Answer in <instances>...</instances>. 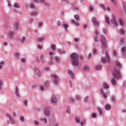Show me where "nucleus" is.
<instances>
[{
	"mask_svg": "<svg viewBox=\"0 0 126 126\" xmlns=\"http://www.w3.org/2000/svg\"><path fill=\"white\" fill-rule=\"evenodd\" d=\"M121 67H122L121 63L119 62H117L112 73L114 77L116 78V79H120V78H121V71H120Z\"/></svg>",
	"mask_w": 126,
	"mask_h": 126,
	"instance_id": "f257e3e1",
	"label": "nucleus"
},
{
	"mask_svg": "<svg viewBox=\"0 0 126 126\" xmlns=\"http://www.w3.org/2000/svg\"><path fill=\"white\" fill-rule=\"evenodd\" d=\"M70 56L73 65L76 66L79 65V62H78V55L76 53H72Z\"/></svg>",
	"mask_w": 126,
	"mask_h": 126,
	"instance_id": "f03ea898",
	"label": "nucleus"
},
{
	"mask_svg": "<svg viewBox=\"0 0 126 126\" xmlns=\"http://www.w3.org/2000/svg\"><path fill=\"white\" fill-rule=\"evenodd\" d=\"M100 40L101 42L102 48H104L106 50V47H107V39L104 35H102L100 37Z\"/></svg>",
	"mask_w": 126,
	"mask_h": 126,
	"instance_id": "7ed1b4c3",
	"label": "nucleus"
},
{
	"mask_svg": "<svg viewBox=\"0 0 126 126\" xmlns=\"http://www.w3.org/2000/svg\"><path fill=\"white\" fill-rule=\"evenodd\" d=\"M52 77V79L53 80V82L55 85H57L58 84V82L59 79V76L56 75L55 74H52L51 75Z\"/></svg>",
	"mask_w": 126,
	"mask_h": 126,
	"instance_id": "20e7f679",
	"label": "nucleus"
},
{
	"mask_svg": "<svg viewBox=\"0 0 126 126\" xmlns=\"http://www.w3.org/2000/svg\"><path fill=\"white\" fill-rule=\"evenodd\" d=\"M112 18L111 20V22L113 24L115 25V26H117L118 25V23H117V17L115 14H112Z\"/></svg>",
	"mask_w": 126,
	"mask_h": 126,
	"instance_id": "39448f33",
	"label": "nucleus"
},
{
	"mask_svg": "<svg viewBox=\"0 0 126 126\" xmlns=\"http://www.w3.org/2000/svg\"><path fill=\"white\" fill-rule=\"evenodd\" d=\"M6 117H8V118H9V121H10L11 124H12V125L15 124V120H14V119H13V118L12 117H11V116H10V115L6 114Z\"/></svg>",
	"mask_w": 126,
	"mask_h": 126,
	"instance_id": "423d86ee",
	"label": "nucleus"
},
{
	"mask_svg": "<svg viewBox=\"0 0 126 126\" xmlns=\"http://www.w3.org/2000/svg\"><path fill=\"white\" fill-rule=\"evenodd\" d=\"M51 101L53 104H57L58 103V98L55 95H53Z\"/></svg>",
	"mask_w": 126,
	"mask_h": 126,
	"instance_id": "0eeeda50",
	"label": "nucleus"
},
{
	"mask_svg": "<svg viewBox=\"0 0 126 126\" xmlns=\"http://www.w3.org/2000/svg\"><path fill=\"white\" fill-rule=\"evenodd\" d=\"M94 33V41L95 42H98V35H99V32H98V31H95Z\"/></svg>",
	"mask_w": 126,
	"mask_h": 126,
	"instance_id": "6e6552de",
	"label": "nucleus"
},
{
	"mask_svg": "<svg viewBox=\"0 0 126 126\" xmlns=\"http://www.w3.org/2000/svg\"><path fill=\"white\" fill-rule=\"evenodd\" d=\"M44 115L45 116H50V115H51V111H50L49 110H48V109L46 108L44 110Z\"/></svg>",
	"mask_w": 126,
	"mask_h": 126,
	"instance_id": "1a4fd4ad",
	"label": "nucleus"
},
{
	"mask_svg": "<svg viewBox=\"0 0 126 126\" xmlns=\"http://www.w3.org/2000/svg\"><path fill=\"white\" fill-rule=\"evenodd\" d=\"M67 72L69 75L72 77V78H73L74 77V73L71 70L68 69L67 70Z\"/></svg>",
	"mask_w": 126,
	"mask_h": 126,
	"instance_id": "9d476101",
	"label": "nucleus"
},
{
	"mask_svg": "<svg viewBox=\"0 0 126 126\" xmlns=\"http://www.w3.org/2000/svg\"><path fill=\"white\" fill-rule=\"evenodd\" d=\"M14 30H18V28H19V23L18 22H16L14 23Z\"/></svg>",
	"mask_w": 126,
	"mask_h": 126,
	"instance_id": "9b49d317",
	"label": "nucleus"
},
{
	"mask_svg": "<svg viewBox=\"0 0 126 126\" xmlns=\"http://www.w3.org/2000/svg\"><path fill=\"white\" fill-rule=\"evenodd\" d=\"M15 94L17 97L20 96V94H19V89H18V87H15Z\"/></svg>",
	"mask_w": 126,
	"mask_h": 126,
	"instance_id": "f8f14e48",
	"label": "nucleus"
},
{
	"mask_svg": "<svg viewBox=\"0 0 126 126\" xmlns=\"http://www.w3.org/2000/svg\"><path fill=\"white\" fill-rule=\"evenodd\" d=\"M126 47L125 46H123L122 48H121V52L122 54L123 55H124V56H126Z\"/></svg>",
	"mask_w": 126,
	"mask_h": 126,
	"instance_id": "ddd939ff",
	"label": "nucleus"
},
{
	"mask_svg": "<svg viewBox=\"0 0 126 126\" xmlns=\"http://www.w3.org/2000/svg\"><path fill=\"white\" fill-rule=\"evenodd\" d=\"M35 71L37 72L38 76L41 77V72L40 71V70H39V68H38V67H35Z\"/></svg>",
	"mask_w": 126,
	"mask_h": 126,
	"instance_id": "4468645a",
	"label": "nucleus"
},
{
	"mask_svg": "<svg viewBox=\"0 0 126 126\" xmlns=\"http://www.w3.org/2000/svg\"><path fill=\"white\" fill-rule=\"evenodd\" d=\"M40 121L41 122H42V123H44V125H47V124H48V121L46 118H41Z\"/></svg>",
	"mask_w": 126,
	"mask_h": 126,
	"instance_id": "2eb2a0df",
	"label": "nucleus"
},
{
	"mask_svg": "<svg viewBox=\"0 0 126 126\" xmlns=\"http://www.w3.org/2000/svg\"><path fill=\"white\" fill-rule=\"evenodd\" d=\"M55 61L57 63H59L61 62V58L59 56H55Z\"/></svg>",
	"mask_w": 126,
	"mask_h": 126,
	"instance_id": "dca6fc26",
	"label": "nucleus"
},
{
	"mask_svg": "<svg viewBox=\"0 0 126 126\" xmlns=\"http://www.w3.org/2000/svg\"><path fill=\"white\" fill-rule=\"evenodd\" d=\"M125 40H126V38H125L120 39V46H123L124 45V43H125Z\"/></svg>",
	"mask_w": 126,
	"mask_h": 126,
	"instance_id": "f3484780",
	"label": "nucleus"
},
{
	"mask_svg": "<svg viewBox=\"0 0 126 126\" xmlns=\"http://www.w3.org/2000/svg\"><path fill=\"white\" fill-rule=\"evenodd\" d=\"M44 39H45V37L44 36L36 38V40L37 42H42V41H44Z\"/></svg>",
	"mask_w": 126,
	"mask_h": 126,
	"instance_id": "a211bd4d",
	"label": "nucleus"
},
{
	"mask_svg": "<svg viewBox=\"0 0 126 126\" xmlns=\"http://www.w3.org/2000/svg\"><path fill=\"white\" fill-rule=\"evenodd\" d=\"M119 22L120 25H121V26H125V21L122 19H120L119 20Z\"/></svg>",
	"mask_w": 126,
	"mask_h": 126,
	"instance_id": "6ab92c4d",
	"label": "nucleus"
},
{
	"mask_svg": "<svg viewBox=\"0 0 126 126\" xmlns=\"http://www.w3.org/2000/svg\"><path fill=\"white\" fill-rule=\"evenodd\" d=\"M111 82L112 85H114V86L116 85V84H117V82H116V79H115L114 78H113L112 79H111Z\"/></svg>",
	"mask_w": 126,
	"mask_h": 126,
	"instance_id": "aec40b11",
	"label": "nucleus"
},
{
	"mask_svg": "<svg viewBox=\"0 0 126 126\" xmlns=\"http://www.w3.org/2000/svg\"><path fill=\"white\" fill-rule=\"evenodd\" d=\"M37 14H38V11L37 10L31 12V15L32 16H35Z\"/></svg>",
	"mask_w": 126,
	"mask_h": 126,
	"instance_id": "412c9836",
	"label": "nucleus"
},
{
	"mask_svg": "<svg viewBox=\"0 0 126 126\" xmlns=\"http://www.w3.org/2000/svg\"><path fill=\"white\" fill-rule=\"evenodd\" d=\"M71 22L72 24H75L76 26H79V23L78 22H75V21H74V20L73 19H72L71 20Z\"/></svg>",
	"mask_w": 126,
	"mask_h": 126,
	"instance_id": "4be33fe9",
	"label": "nucleus"
},
{
	"mask_svg": "<svg viewBox=\"0 0 126 126\" xmlns=\"http://www.w3.org/2000/svg\"><path fill=\"white\" fill-rule=\"evenodd\" d=\"M44 57H45V55H44V54L40 55V60L42 63H45V60H44Z\"/></svg>",
	"mask_w": 126,
	"mask_h": 126,
	"instance_id": "5701e85b",
	"label": "nucleus"
},
{
	"mask_svg": "<svg viewBox=\"0 0 126 126\" xmlns=\"http://www.w3.org/2000/svg\"><path fill=\"white\" fill-rule=\"evenodd\" d=\"M14 35V32L12 31H10L8 33V36L10 38H12V37H13Z\"/></svg>",
	"mask_w": 126,
	"mask_h": 126,
	"instance_id": "b1692460",
	"label": "nucleus"
},
{
	"mask_svg": "<svg viewBox=\"0 0 126 126\" xmlns=\"http://www.w3.org/2000/svg\"><path fill=\"white\" fill-rule=\"evenodd\" d=\"M100 92L101 93H102V96L104 97V98H107V94L104 93V91H103V90L101 89Z\"/></svg>",
	"mask_w": 126,
	"mask_h": 126,
	"instance_id": "393cba45",
	"label": "nucleus"
},
{
	"mask_svg": "<svg viewBox=\"0 0 126 126\" xmlns=\"http://www.w3.org/2000/svg\"><path fill=\"white\" fill-rule=\"evenodd\" d=\"M59 53L61 54V55H63V54H65V51L61 49H58Z\"/></svg>",
	"mask_w": 126,
	"mask_h": 126,
	"instance_id": "a878e982",
	"label": "nucleus"
},
{
	"mask_svg": "<svg viewBox=\"0 0 126 126\" xmlns=\"http://www.w3.org/2000/svg\"><path fill=\"white\" fill-rule=\"evenodd\" d=\"M93 23L95 27H98L99 26V21L98 20L95 21V22Z\"/></svg>",
	"mask_w": 126,
	"mask_h": 126,
	"instance_id": "bb28decb",
	"label": "nucleus"
},
{
	"mask_svg": "<svg viewBox=\"0 0 126 126\" xmlns=\"http://www.w3.org/2000/svg\"><path fill=\"white\" fill-rule=\"evenodd\" d=\"M101 68H102V65L101 64H98L95 66L96 70H99V69H101Z\"/></svg>",
	"mask_w": 126,
	"mask_h": 126,
	"instance_id": "cd10ccee",
	"label": "nucleus"
},
{
	"mask_svg": "<svg viewBox=\"0 0 126 126\" xmlns=\"http://www.w3.org/2000/svg\"><path fill=\"white\" fill-rule=\"evenodd\" d=\"M104 108L105 110H110V109H111V106H110V104H106Z\"/></svg>",
	"mask_w": 126,
	"mask_h": 126,
	"instance_id": "c85d7f7f",
	"label": "nucleus"
},
{
	"mask_svg": "<svg viewBox=\"0 0 126 126\" xmlns=\"http://www.w3.org/2000/svg\"><path fill=\"white\" fill-rule=\"evenodd\" d=\"M63 26L65 30L66 31H67V27H68V25H67V24L65 23L63 24Z\"/></svg>",
	"mask_w": 126,
	"mask_h": 126,
	"instance_id": "c756f323",
	"label": "nucleus"
},
{
	"mask_svg": "<svg viewBox=\"0 0 126 126\" xmlns=\"http://www.w3.org/2000/svg\"><path fill=\"white\" fill-rule=\"evenodd\" d=\"M74 17L76 20H77L78 21H79V20H80V17L78 15H75Z\"/></svg>",
	"mask_w": 126,
	"mask_h": 126,
	"instance_id": "7c9ffc66",
	"label": "nucleus"
},
{
	"mask_svg": "<svg viewBox=\"0 0 126 126\" xmlns=\"http://www.w3.org/2000/svg\"><path fill=\"white\" fill-rule=\"evenodd\" d=\"M105 21L108 25L110 24V19H109V17L108 16L105 17Z\"/></svg>",
	"mask_w": 126,
	"mask_h": 126,
	"instance_id": "2f4dec72",
	"label": "nucleus"
},
{
	"mask_svg": "<svg viewBox=\"0 0 126 126\" xmlns=\"http://www.w3.org/2000/svg\"><path fill=\"white\" fill-rule=\"evenodd\" d=\"M103 87L104 88H109L110 86L107 83H103Z\"/></svg>",
	"mask_w": 126,
	"mask_h": 126,
	"instance_id": "473e14b6",
	"label": "nucleus"
},
{
	"mask_svg": "<svg viewBox=\"0 0 126 126\" xmlns=\"http://www.w3.org/2000/svg\"><path fill=\"white\" fill-rule=\"evenodd\" d=\"M2 85H3V81L2 80H0V90L2 89Z\"/></svg>",
	"mask_w": 126,
	"mask_h": 126,
	"instance_id": "72a5a7b5",
	"label": "nucleus"
},
{
	"mask_svg": "<svg viewBox=\"0 0 126 126\" xmlns=\"http://www.w3.org/2000/svg\"><path fill=\"white\" fill-rule=\"evenodd\" d=\"M4 63H5V62L3 61L0 62V69H1V68H2V65H3Z\"/></svg>",
	"mask_w": 126,
	"mask_h": 126,
	"instance_id": "f704fd0d",
	"label": "nucleus"
},
{
	"mask_svg": "<svg viewBox=\"0 0 126 126\" xmlns=\"http://www.w3.org/2000/svg\"><path fill=\"white\" fill-rule=\"evenodd\" d=\"M75 120L77 123H78V124H80V118H79L78 116L76 117Z\"/></svg>",
	"mask_w": 126,
	"mask_h": 126,
	"instance_id": "c9c22d12",
	"label": "nucleus"
},
{
	"mask_svg": "<svg viewBox=\"0 0 126 126\" xmlns=\"http://www.w3.org/2000/svg\"><path fill=\"white\" fill-rule=\"evenodd\" d=\"M81 126H85L86 125V120L83 119L81 123Z\"/></svg>",
	"mask_w": 126,
	"mask_h": 126,
	"instance_id": "e433bc0d",
	"label": "nucleus"
},
{
	"mask_svg": "<svg viewBox=\"0 0 126 126\" xmlns=\"http://www.w3.org/2000/svg\"><path fill=\"white\" fill-rule=\"evenodd\" d=\"M97 21V18L96 17H93L92 18V23H94Z\"/></svg>",
	"mask_w": 126,
	"mask_h": 126,
	"instance_id": "4c0bfd02",
	"label": "nucleus"
},
{
	"mask_svg": "<svg viewBox=\"0 0 126 126\" xmlns=\"http://www.w3.org/2000/svg\"><path fill=\"white\" fill-rule=\"evenodd\" d=\"M119 33H120L122 34H125V30H124V29H121L119 30Z\"/></svg>",
	"mask_w": 126,
	"mask_h": 126,
	"instance_id": "58836bf2",
	"label": "nucleus"
},
{
	"mask_svg": "<svg viewBox=\"0 0 126 126\" xmlns=\"http://www.w3.org/2000/svg\"><path fill=\"white\" fill-rule=\"evenodd\" d=\"M34 124L35 126H39V125H40V123H39V121L37 120L34 121Z\"/></svg>",
	"mask_w": 126,
	"mask_h": 126,
	"instance_id": "ea45409f",
	"label": "nucleus"
},
{
	"mask_svg": "<svg viewBox=\"0 0 126 126\" xmlns=\"http://www.w3.org/2000/svg\"><path fill=\"white\" fill-rule=\"evenodd\" d=\"M24 103L25 107H26V106L28 105V100L25 99V100H24Z\"/></svg>",
	"mask_w": 126,
	"mask_h": 126,
	"instance_id": "a19ab883",
	"label": "nucleus"
},
{
	"mask_svg": "<svg viewBox=\"0 0 126 126\" xmlns=\"http://www.w3.org/2000/svg\"><path fill=\"white\" fill-rule=\"evenodd\" d=\"M14 7H16V8H19V7H20V5H19V4H18V3H15L14 4Z\"/></svg>",
	"mask_w": 126,
	"mask_h": 126,
	"instance_id": "79ce46f5",
	"label": "nucleus"
},
{
	"mask_svg": "<svg viewBox=\"0 0 126 126\" xmlns=\"http://www.w3.org/2000/svg\"><path fill=\"white\" fill-rule=\"evenodd\" d=\"M101 61L102 63H107V59L105 57H102L101 58Z\"/></svg>",
	"mask_w": 126,
	"mask_h": 126,
	"instance_id": "37998d69",
	"label": "nucleus"
},
{
	"mask_svg": "<svg viewBox=\"0 0 126 126\" xmlns=\"http://www.w3.org/2000/svg\"><path fill=\"white\" fill-rule=\"evenodd\" d=\"M72 8H73V10H75V11L79 10V8H78V7H77L75 6H73Z\"/></svg>",
	"mask_w": 126,
	"mask_h": 126,
	"instance_id": "c03bdc74",
	"label": "nucleus"
},
{
	"mask_svg": "<svg viewBox=\"0 0 126 126\" xmlns=\"http://www.w3.org/2000/svg\"><path fill=\"white\" fill-rule=\"evenodd\" d=\"M98 110L100 115H103V110H102V109L100 108H98Z\"/></svg>",
	"mask_w": 126,
	"mask_h": 126,
	"instance_id": "a18cd8bd",
	"label": "nucleus"
},
{
	"mask_svg": "<svg viewBox=\"0 0 126 126\" xmlns=\"http://www.w3.org/2000/svg\"><path fill=\"white\" fill-rule=\"evenodd\" d=\"M26 40V38L25 37H23L22 39H20V41L21 43H23L25 42Z\"/></svg>",
	"mask_w": 126,
	"mask_h": 126,
	"instance_id": "49530a36",
	"label": "nucleus"
},
{
	"mask_svg": "<svg viewBox=\"0 0 126 126\" xmlns=\"http://www.w3.org/2000/svg\"><path fill=\"white\" fill-rule=\"evenodd\" d=\"M105 55H106L107 60L109 62V59L110 58V57H109V54H108V52H107V51H105Z\"/></svg>",
	"mask_w": 126,
	"mask_h": 126,
	"instance_id": "de8ad7c7",
	"label": "nucleus"
},
{
	"mask_svg": "<svg viewBox=\"0 0 126 126\" xmlns=\"http://www.w3.org/2000/svg\"><path fill=\"white\" fill-rule=\"evenodd\" d=\"M51 49L52 50H53V51H55V50H56V45H55V44H52Z\"/></svg>",
	"mask_w": 126,
	"mask_h": 126,
	"instance_id": "09e8293b",
	"label": "nucleus"
},
{
	"mask_svg": "<svg viewBox=\"0 0 126 126\" xmlns=\"http://www.w3.org/2000/svg\"><path fill=\"white\" fill-rule=\"evenodd\" d=\"M90 11H93L94 9V7L92 5H90Z\"/></svg>",
	"mask_w": 126,
	"mask_h": 126,
	"instance_id": "8fccbe9b",
	"label": "nucleus"
},
{
	"mask_svg": "<svg viewBox=\"0 0 126 126\" xmlns=\"http://www.w3.org/2000/svg\"><path fill=\"white\" fill-rule=\"evenodd\" d=\"M43 4H44V5H45V6H47V7H49V6H50V3L47 2H45L43 3Z\"/></svg>",
	"mask_w": 126,
	"mask_h": 126,
	"instance_id": "3c124183",
	"label": "nucleus"
},
{
	"mask_svg": "<svg viewBox=\"0 0 126 126\" xmlns=\"http://www.w3.org/2000/svg\"><path fill=\"white\" fill-rule=\"evenodd\" d=\"M57 24L58 26H61V25H62V22L60 21H58L57 22Z\"/></svg>",
	"mask_w": 126,
	"mask_h": 126,
	"instance_id": "603ef678",
	"label": "nucleus"
},
{
	"mask_svg": "<svg viewBox=\"0 0 126 126\" xmlns=\"http://www.w3.org/2000/svg\"><path fill=\"white\" fill-rule=\"evenodd\" d=\"M66 112L67 113H68V114H70V107H68V108L66 109Z\"/></svg>",
	"mask_w": 126,
	"mask_h": 126,
	"instance_id": "864d4df0",
	"label": "nucleus"
},
{
	"mask_svg": "<svg viewBox=\"0 0 126 126\" xmlns=\"http://www.w3.org/2000/svg\"><path fill=\"white\" fill-rule=\"evenodd\" d=\"M76 99L78 101H80V100L81 99V96H80V95H77Z\"/></svg>",
	"mask_w": 126,
	"mask_h": 126,
	"instance_id": "5fc2aeb1",
	"label": "nucleus"
},
{
	"mask_svg": "<svg viewBox=\"0 0 126 126\" xmlns=\"http://www.w3.org/2000/svg\"><path fill=\"white\" fill-rule=\"evenodd\" d=\"M100 6H101L103 10H106V8H105V6H104L103 4H100Z\"/></svg>",
	"mask_w": 126,
	"mask_h": 126,
	"instance_id": "6e6d98bb",
	"label": "nucleus"
},
{
	"mask_svg": "<svg viewBox=\"0 0 126 126\" xmlns=\"http://www.w3.org/2000/svg\"><path fill=\"white\" fill-rule=\"evenodd\" d=\"M113 53L114 56H117V52L115 50L113 51Z\"/></svg>",
	"mask_w": 126,
	"mask_h": 126,
	"instance_id": "4d7b16f0",
	"label": "nucleus"
},
{
	"mask_svg": "<svg viewBox=\"0 0 126 126\" xmlns=\"http://www.w3.org/2000/svg\"><path fill=\"white\" fill-rule=\"evenodd\" d=\"M20 119H21V122H24L25 118H24V117L23 116H21Z\"/></svg>",
	"mask_w": 126,
	"mask_h": 126,
	"instance_id": "13d9d810",
	"label": "nucleus"
},
{
	"mask_svg": "<svg viewBox=\"0 0 126 126\" xmlns=\"http://www.w3.org/2000/svg\"><path fill=\"white\" fill-rule=\"evenodd\" d=\"M21 61L23 63H25V58H22Z\"/></svg>",
	"mask_w": 126,
	"mask_h": 126,
	"instance_id": "bf43d9fd",
	"label": "nucleus"
},
{
	"mask_svg": "<svg viewBox=\"0 0 126 126\" xmlns=\"http://www.w3.org/2000/svg\"><path fill=\"white\" fill-rule=\"evenodd\" d=\"M96 53H97V50L94 49V50L93 51V55H96Z\"/></svg>",
	"mask_w": 126,
	"mask_h": 126,
	"instance_id": "052dcab7",
	"label": "nucleus"
},
{
	"mask_svg": "<svg viewBox=\"0 0 126 126\" xmlns=\"http://www.w3.org/2000/svg\"><path fill=\"white\" fill-rule=\"evenodd\" d=\"M102 31L104 34H107V30H106V29L103 28Z\"/></svg>",
	"mask_w": 126,
	"mask_h": 126,
	"instance_id": "680f3d73",
	"label": "nucleus"
},
{
	"mask_svg": "<svg viewBox=\"0 0 126 126\" xmlns=\"http://www.w3.org/2000/svg\"><path fill=\"white\" fill-rule=\"evenodd\" d=\"M111 101L112 102H116V99H115V97L114 96H112L111 97Z\"/></svg>",
	"mask_w": 126,
	"mask_h": 126,
	"instance_id": "e2e57ef3",
	"label": "nucleus"
},
{
	"mask_svg": "<svg viewBox=\"0 0 126 126\" xmlns=\"http://www.w3.org/2000/svg\"><path fill=\"white\" fill-rule=\"evenodd\" d=\"M84 70H88V67L87 66H85L83 67Z\"/></svg>",
	"mask_w": 126,
	"mask_h": 126,
	"instance_id": "0e129e2a",
	"label": "nucleus"
},
{
	"mask_svg": "<svg viewBox=\"0 0 126 126\" xmlns=\"http://www.w3.org/2000/svg\"><path fill=\"white\" fill-rule=\"evenodd\" d=\"M69 101L71 102V103H73V102H74V99L72 98H70Z\"/></svg>",
	"mask_w": 126,
	"mask_h": 126,
	"instance_id": "69168bd1",
	"label": "nucleus"
},
{
	"mask_svg": "<svg viewBox=\"0 0 126 126\" xmlns=\"http://www.w3.org/2000/svg\"><path fill=\"white\" fill-rule=\"evenodd\" d=\"M88 99H89L88 97L87 96L84 99V102H87L88 101Z\"/></svg>",
	"mask_w": 126,
	"mask_h": 126,
	"instance_id": "338daca9",
	"label": "nucleus"
},
{
	"mask_svg": "<svg viewBox=\"0 0 126 126\" xmlns=\"http://www.w3.org/2000/svg\"><path fill=\"white\" fill-rule=\"evenodd\" d=\"M52 126H59V124L58 123H54L52 125Z\"/></svg>",
	"mask_w": 126,
	"mask_h": 126,
	"instance_id": "774afa93",
	"label": "nucleus"
}]
</instances>
